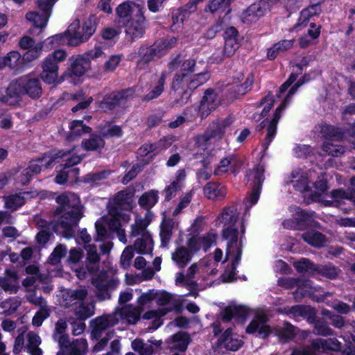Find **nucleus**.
<instances>
[{"instance_id": "27", "label": "nucleus", "mask_w": 355, "mask_h": 355, "mask_svg": "<svg viewBox=\"0 0 355 355\" xmlns=\"http://www.w3.org/2000/svg\"><path fill=\"white\" fill-rule=\"evenodd\" d=\"M84 249L86 251V269L89 273H95L99 269L101 253L94 244L85 245Z\"/></svg>"}, {"instance_id": "25", "label": "nucleus", "mask_w": 355, "mask_h": 355, "mask_svg": "<svg viewBox=\"0 0 355 355\" xmlns=\"http://www.w3.org/2000/svg\"><path fill=\"white\" fill-rule=\"evenodd\" d=\"M133 193L128 189L123 190L116 193L114 198L112 207L110 210L119 214L121 211H129L132 208Z\"/></svg>"}, {"instance_id": "10", "label": "nucleus", "mask_w": 355, "mask_h": 355, "mask_svg": "<svg viewBox=\"0 0 355 355\" xmlns=\"http://www.w3.org/2000/svg\"><path fill=\"white\" fill-rule=\"evenodd\" d=\"M230 124L228 119L214 121L202 134L196 137V144L199 146L205 147L211 143L212 139H220L225 132V128Z\"/></svg>"}, {"instance_id": "13", "label": "nucleus", "mask_w": 355, "mask_h": 355, "mask_svg": "<svg viewBox=\"0 0 355 355\" xmlns=\"http://www.w3.org/2000/svg\"><path fill=\"white\" fill-rule=\"evenodd\" d=\"M116 313H110L103 316L97 317L91 321L90 327L92 328V340H98L107 329L118 324Z\"/></svg>"}, {"instance_id": "21", "label": "nucleus", "mask_w": 355, "mask_h": 355, "mask_svg": "<svg viewBox=\"0 0 355 355\" xmlns=\"http://www.w3.org/2000/svg\"><path fill=\"white\" fill-rule=\"evenodd\" d=\"M142 312L138 305L125 304L116 308L113 313L116 314L118 322L120 319H124L129 324H135L140 320Z\"/></svg>"}, {"instance_id": "32", "label": "nucleus", "mask_w": 355, "mask_h": 355, "mask_svg": "<svg viewBox=\"0 0 355 355\" xmlns=\"http://www.w3.org/2000/svg\"><path fill=\"white\" fill-rule=\"evenodd\" d=\"M311 349L313 354L315 351L327 349L338 352L341 349V343L336 338H331L329 339L318 338L311 342Z\"/></svg>"}, {"instance_id": "62", "label": "nucleus", "mask_w": 355, "mask_h": 355, "mask_svg": "<svg viewBox=\"0 0 355 355\" xmlns=\"http://www.w3.org/2000/svg\"><path fill=\"white\" fill-rule=\"evenodd\" d=\"M25 299L28 302L37 307L47 303V301L42 295H37L34 290L27 291Z\"/></svg>"}, {"instance_id": "29", "label": "nucleus", "mask_w": 355, "mask_h": 355, "mask_svg": "<svg viewBox=\"0 0 355 355\" xmlns=\"http://www.w3.org/2000/svg\"><path fill=\"white\" fill-rule=\"evenodd\" d=\"M90 69V63L88 58H85L83 55L77 58L71 65V68L65 71L62 76V79L71 78L73 76L76 77L82 76Z\"/></svg>"}, {"instance_id": "44", "label": "nucleus", "mask_w": 355, "mask_h": 355, "mask_svg": "<svg viewBox=\"0 0 355 355\" xmlns=\"http://www.w3.org/2000/svg\"><path fill=\"white\" fill-rule=\"evenodd\" d=\"M320 132L322 137L332 141H339L343 137V133L338 128L333 125L324 124L320 126Z\"/></svg>"}, {"instance_id": "31", "label": "nucleus", "mask_w": 355, "mask_h": 355, "mask_svg": "<svg viewBox=\"0 0 355 355\" xmlns=\"http://www.w3.org/2000/svg\"><path fill=\"white\" fill-rule=\"evenodd\" d=\"M17 272L13 270H6V276L0 277V287L10 293H16L19 288L17 282Z\"/></svg>"}, {"instance_id": "12", "label": "nucleus", "mask_w": 355, "mask_h": 355, "mask_svg": "<svg viewBox=\"0 0 355 355\" xmlns=\"http://www.w3.org/2000/svg\"><path fill=\"white\" fill-rule=\"evenodd\" d=\"M58 344L62 349L57 355H85L87 349V342L84 338L70 341L69 336H59Z\"/></svg>"}, {"instance_id": "11", "label": "nucleus", "mask_w": 355, "mask_h": 355, "mask_svg": "<svg viewBox=\"0 0 355 355\" xmlns=\"http://www.w3.org/2000/svg\"><path fill=\"white\" fill-rule=\"evenodd\" d=\"M134 91L132 89L113 92L105 96L100 102L99 107L104 111H110L119 106H123L133 97Z\"/></svg>"}, {"instance_id": "7", "label": "nucleus", "mask_w": 355, "mask_h": 355, "mask_svg": "<svg viewBox=\"0 0 355 355\" xmlns=\"http://www.w3.org/2000/svg\"><path fill=\"white\" fill-rule=\"evenodd\" d=\"M135 12L125 26V38L131 42L141 38L148 26V20L144 15L145 9L137 7Z\"/></svg>"}, {"instance_id": "1", "label": "nucleus", "mask_w": 355, "mask_h": 355, "mask_svg": "<svg viewBox=\"0 0 355 355\" xmlns=\"http://www.w3.org/2000/svg\"><path fill=\"white\" fill-rule=\"evenodd\" d=\"M59 206L55 210L56 218L49 223L40 216H35L33 223L39 228L52 230L58 235L66 239L75 236L78 223L83 216L84 207L80 198L75 193L65 192L56 198Z\"/></svg>"}, {"instance_id": "54", "label": "nucleus", "mask_w": 355, "mask_h": 355, "mask_svg": "<svg viewBox=\"0 0 355 355\" xmlns=\"http://www.w3.org/2000/svg\"><path fill=\"white\" fill-rule=\"evenodd\" d=\"M294 267L299 272L313 274L316 270L317 265L308 259L302 258L294 263Z\"/></svg>"}, {"instance_id": "38", "label": "nucleus", "mask_w": 355, "mask_h": 355, "mask_svg": "<svg viewBox=\"0 0 355 355\" xmlns=\"http://www.w3.org/2000/svg\"><path fill=\"white\" fill-rule=\"evenodd\" d=\"M273 332L280 340L288 341L292 340L296 334V329L289 322H284L283 326L274 328Z\"/></svg>"}, {"instance_id": "41", "label": "nucleus", "mask_w": 355, "mask_h": 355, "mask_svg": "<svg viewBox=\"0 0 355 355\" xmlns=\"http://www.w3.org/2000/svg\"><path fill=\"white\" fill-rule=\"evenodd\" d=\"M171 348L184 352L187 349L188 345L191 341L189 335L183 331H179L171 337Z\"/></svg>"}, {"instance_id": "55", "label": "nucleus", "mask_w": 355, "mask_h": 355, "mask_svg": "<svg viewBox=\"0 0 355 355\" xmlns=\"http://www.w3.org/2000/svg\"><path fill=\"white\" fill-rule=\"evenodd\" d=\"M353 189L350 192H347L343 189H334L331 192V197L334 199L333 201L325 200V205L331 206L334 205L335 203H338L343 200L347 199L350 200Z\"/></svg>"}, {"instance_id": "53", "label": "nucleus", "mask_w": 355, "mask_h": 355, "mask_svg": "<svg viewBox=\"0 0 355 355\" xmlns=\"http://www.w3.org/2000/svg\"><path fill=\"white\" fill-rule=\"evenodd\" d=\"M166 78V73L163 72L157 82V85L150 92L146 94L143 98L142 101H148L157 98L164 90V85L165 84Z\"/></svg>"}, {"instance_id": "26", "label": "nucleus", "mask_w": 355, "mask_h": 355, "mask_svg": "<svg viewBox=\"0 0 355 355\" xmlns=\"http://www.w3.org/2000/svg\"><path fill=\"white\" fill-rule=\"evenodd\" d=\"M24 95L32 99H37L42 94V88L40 80L37 78L29 76L20 77Z\"/></svg>"}, {"instance_id": "40", "label": "nucleus", "mask_w": 355, "mask_h": 355, "mask_svg": "<svg viewBox=\"0 0 355 355\" xmlns=\"http://www.w3.org/2000/svg\"><path fill=\"white\" fill-rule=\"evenodd\" d=\"M304 241L312 246L320 248L324 245L327 239L324 234L316 231H307L301 235Z\"/></svg>"}, {"instance_id": "42", "label": "nucleus", "mask_w": 355, "mask_h": 355, "mask_svg": "<svg viewBox=\"0 0 355 355\" xmlns=\"http://www.w3.org/2000/svg\"><path fill=\"white\" fill-rule=\"evenodd\" d=\"M82 146L85 150L100 151L105 146V141L101 135H92L82 141Z\"/></svg>"}, {"instance_id": "5", "label": "nucleus", "mask_w": 355, "mask_h": 355, "mask_svg": "<svg viewBox=\"0 0 355 355\" xmlns=\"http://www.w3.org/2000/svg\"><path fill=\"white\" fill-rule=\"evenodd\" d=\"M71 153L70 150H53L44 154V156L38 158L37 160L31 161L27 168L23 170L20 175V181L22 184L29 183L31 178L40 173L42 166H45L46 168L55 162H58V159L67 157Z\"/></svg>"}, {"instance_id": "63", "label": "nucleus", "mask_w": 355, "mask_h": 355, "mask_svg": "<svg viewBox=\"0 0 355 355\" xmlns=\"http://www.w3.org/2000/svg\"><path fill=\"white\" fill-rule=\"evenodd\" d=\"M198 67L196 66V62L195 60L189 59L182 62L180 65V73L183 76H189L191 73L195 74L198 71Z\"/></svg>"}, {"instance_id": "9", "label": "nucleus", "mask_w": 355, "mask_h": 355, "mask_svg": "<svg viewBox=\"0 0 355 355\" xmlns=\"http://www.w3.org/2000/svg\"><path fill=\"white\" fill-rule=\"evenodd\" d=\"M293 211L295 216L293 219L286 220L283 222L285 228L304 230L311 227H319V223L315 220V212H308L299 207H294Z\"/></svg>"}, {"instance_id": "48", "label": "nucleus", "mask_w": 355, "mask_h": 355, "mask_svg": "<svg viewBox=\"0 0 355 355\" xmlns=\"http://www.w3.org/2000/svg\"><path fill=\"white\" fill-rule=\"evenodd\" d=\"M26 193H19L10 195L5 198V206L6 208L15 211L25 203Z\"/></svg>"}, {"instance_id": "22", "label": "nucleus", "mask_w": 355, "mask_h": 355, "mask_svg": "<svg viewBox=\"0 0 355 355\" xmlns=\"http://www.w3.org/2000/svg\"><path fill=\"white\" fill-rule=\"evenodd\" d=\"M160 49L157 43H154L153 45L141 46L139 51V59L137 61V67L139 69H145L148 64L154 60L156 56H160Z\"/></svg>"}, {"instance_id": "59", "label": "nucleus", "mask_w": 355, "mask_h": 355, "mask_svg": "<svg viewBox=\"0 0 355 355\" xmlns=\"http://www.w3.org/2000/svg\"><path fill=\"white\" fill-rule=\"evenodd\" d=\"M157 297V293L153 291H149L148 292L142 293L137 300V305L144 311V309L148 306L153 300H155Z\"/></svg>"}, {"instance_id": "64", "label": "nucleus", "mask_w": 355, "mask_h": 355, "mask_svg": "<svg viewBox=\"0 0 355 355\" xmlns=\"http://www.w3.org/2000/svg\"><path fill=\"white\" fill-rule=\"evenodd\" d=\"M230 3L231 0H211L209 4V8L211 12L221 10L225 14H228L230 10L226 9L229 8Z\"/></svg>"}, {"instance_id": "15", "label": "nucleus", "mask_w": 355, "mask_h": 355, "mask_svg": "<svg viewBox=\"0 0 355 355\" xmlns=\"http://www.w3.org/2000/svg\"><path fill=\"white\" fill-rule=\"evenodd\" d=\"M299 86V83H297L294 86H293L289 90L284 102H282L281 105L276 109L273 117L267 127V135L266 137L265 141L263 144L265 150L268 148L269 144L271 142L272 138L276 134L277 124L279 119L281 118V112L286 107L289 98H291V96H293L295 94Z\"/></svg>"}, {"instance_id": "47", "label": "nucleus", "mask_w": 355, "mask_h": 355, "mask_svg": "<svg viewBox=\"0 0 355 355\" xmlns=\"http://www.w3.org/2000/svg\"><path fill=\"white\" fill-rule=\"evenodd\" d=\"M340 270L332 263L317 266L315 272L330 279H335L338 276Z\"/></svg>"}, {"instance_id": "56", "label": "nucleus", "mask_w": 355, "mask_h": 355, "mask_svg": "<svg viewBox=\"0 0 355 355\" xmlns=\"http://www.w3.org/2000/svg\"><path fill=\"white\" fill-rule=\"evenodd\" d=\"M137 7L141 6L133 3L123 2L116 8V14L120 18H125L130 14L134 15L135 9Z\"/></svg>"}, {"instance_id": "2", "label": "nucleus", "mask_w": 355, "mask_h": 355, "mask_svg": "<svg viewBox=\"0 0 355 355\" xmlns=\"http://www.w3.org/2000/svg\"><path fill=\"white\" fill-rule=\"evenodd\" d=\"M238 219L239 213L234 205L225 207L218 217V221L226 227L223 230V236L225 239L229 240L227 245V254L230 255L234 253L236 256L234 264H236L241 260L242 254L241 238L240 241H238V230L234 227Z\"/></svg>"}, {"instance_id": "39", "label": "nucleus", "mask_w": 355, "mask_h": 355, "mask_svg": "<svg viewBox=\"0 0 355 355\" xmlns=\"http://www.w3.org/2000/svg\"><path fill=\"white\" fill-rule=\"evenodd\" d=\"M27 343L25 347L31 355H42V351L39 347L41 344L40 337L35 332L30 331L26 335Z\"/></svg>"}, {"instance_id": "30", "label": "nucleus", "mask_w": 355, "mask_h": 355, "mask_svg": "<svg viewBox=\"0 0 355 355\" xmlns=\"http://www.w3.org/2000/svg\"><path fill=\"white\" fill-rule=\"evenodd\" d=\"M243 344L241 340L233 336L231 328H227L218 340L219 347L230 351L238 350Z\"/></svg>"}, {"instance_id": "34", "label": "nucleus", "mask_w": 355, "mask_h": 355, "mask_svg": "<svg viewBox=\"0 0 355 355\" xmlns=\"http://www.w3.org/2000/svg\"><path fill=\"white\" fill-rule=\"evenodd\" d=\"M176 223L171 218H164L160 227L162 246L166 247L171 241Z\"/></svg>"}, {"instance_id": "3", "label": "nucleus", "mask_w": 355, "mask_h": 355, "mask_svg": "<svg viewBox=\"0 0 355 355\" xmlns=\"http://www.w3.org/2000/svg\"><path fill=\"white\" fill-rule=\"evenodd\" d=\"M98 24L95 15H91L85 21L82 33L79 31L80 21L78 19L73 21L68 27L64 35H56L52 37L53 40H61L66 39L67 44L72 46H77L82 43L87 42L95 33Z\"/></svg>"}, {"instance_id": "45", "label": "nucleus", "mask_w": 355, "mask_h": 355, "mask_svg": "<svg viewBox=\"0 0 355 355\" xmlns=\"http://www.w3.org/2000/svg\"><path fill=\"white\" fill-rule=\"evenodd\" d=\"M21 300L18 297H9L0 302V309L1 313L6 315H10L17 311L21 306Z\"/></svg>"}, {"instance_id": "17", "label": "nucleus", "mask_w": 355, "mask_h": 355, "mask_svg": "<svg viewBox=\"0 0 355 355\" xmlns=\"http://www.w3.org/2000/svg\"><path fill=\"white\" fill-rule=\"evenodd\" d=\"M263 172V166L259 165L250 174V175L252 176L254 182L250 196L244 200L246 211L258 201L262 182L264 180Z\"/></svg>"}, {"instance_id": "51", "label": "nucleus", "mask_w": 355, "mask_h": 355, "mask_svg": "<svg viewBox=\"0 0 355 355\" xmlns=\"http://www.w3.org/2000/svg\"><path fill=\"white\" fill-rule=\"evenodd\" d=\"M39 309L35 313L32 319V324L33 326L40 327L42 324L44 320L48 318L51 313V309L48 305V303L38 307Z\"/></svg>"}, {"instance_id": "16", "label": "nucleus", "mask_w": 355, "mask_h": 355, "mask_svg": "<svg viewBox=\"0 0 355 355\" xmlns=\"http://www.w3.org/2000/svg\"><path fill=\"white\" fill-rule=\"evenodd\" d=\"M130 220V214L125 213L116 214L110 210V218L107 226L110 230L116 232L119 240L123 244L127 243L125 230L122 227L123 224Z\"/></svg>"}, {"instance_id": "19", "label": "nucleus", "mask_w": 355, "mask_h": 355, "mask_svg": "<svg viewBox=\"0 0 355 355\" xmlns=\"http://www.w3.org/2000/svg\"><path fill=\"white\" fill-rule=\"evenodd\" d=\"M24 96L20 78L12 81L6 90V94L0 96V101L10 105L19 104Z\"/></svg>"}, {"instance_id": "58", "label": "nucleus", "mask_w": 355, "mask_h": 355, "mask_svg": "<svg viewBox=\"0 0 355 355\" xmlns=\"http://www.w3.org/2000/svg\"><path fill=\"white\" fill-rule=\"evenodd\" d=\"M313 333L322 336L334 335V331L329 327L328 324L321 320H317L315 322Z\"/></svg>"}, {"instance_id": "8", "label": "nucleus", "mask_w": 355, "mask_h": 355, "mask_svg": "<svg viewBox=\"0 0 355 355\" xmlns=\"http://www.w3.org/2000/svg\"><path fill=\"white\" fill-rule=\"evenodd\" d=\"M117 278L110 277L105 270L101 271L92 278V284L96 288V295L100 301L111 298L112 292L118 286Z\"/></svg>"}, {"instance_id": "4", "label": "nucleus", "mask_w": 355, "mask_h": 355, "mask_svg": "<svg viewBox=\"0 0 355 355\" xmlns=\"http://www.w3.org/2000/svg\"><path fill=\"white\" fill-rule=\"evenodd\" d=\"M149 223L146 218L137 217L131 225L130 236L137 238L132 246L139 254L151 253L153 249V238L147 230Z\"/></svg>"}, {"instance_id": "28", "label": "nucleus", "mask_w": 355, "mask_h": 355, "mask_svg": "<svg viewBox=\"0 0 355 355\" xmlns=\"http://www.w3.org/2000/svg\"><path fill=\"white\" fill-rule=\"evenodd\" d=\"M270 10V5L266 0H261L250 5L243 14L244 19L250 21H256L263 16Z\"/></svg>"}, {"instance_id": "43", "label": "nucleus", "mask_w": 355, "mask_h": 355, "mask_svg": "<svg viewBox=\"0 0 355 355\" xmlns=\"http://www.w3.org/2000/svg\"><path fill=\"white\" fill-rule=\"evenodd\" d=\"M204 193L209 199H219L225 197L226 189L216 183L209 182L205 187Z\"/></svg>"}, {"instance_id": "24", "label": "nucleus", "mask_w": 355, "mask_h": 355, "mask_svg": "<svg viewBox=\"0 0 355 355\" xmlns=\"http://www.w3.org/2000/svg\"><path fill=\"white\" fill-rule=\"evenodd\" d=\"M42 71L40 78L48 84H57L58 78V64L52 58L46 57L42 63Z\"/></svg>"}, {"instance_id": "57", "label": "nucleus", "mask_w": 355, "mask_h": 355, "mask_svg": "<svg viewBox=\"0 0 355 355\" xmlns=\"http://www.w3.org/2000/svg\"><path fill=\"white\" fill-rule=\"evenodd\" d=\"M67 248L64 245H58L49 257V262L52 265H56L60 262L62 257H65Z\"/></svg>"}, {"instance_id": "33", "label": "nucleus", "mask_w": 355, "mask_h": 355, "mask_svg": "<svg viewBox=\"0 0 355 355\" xmlns=\"http://www.w3.org/2000/svg\"><path fill=\"white\" fill-rule=\"evenodd\" d=\"M247 315V308L241 305L228 306L221 312L222 319L224 322H229L233 318H245Z\"/></svg>"}, {"instance_id": "14", "label": "nucleus", "mask_w": 355, "mask_h": 355, "mask_svg": "<svg viewBox=\"0 0 355 355\" xmlns=\"http://www.w3.org/2000/svg\"><path fill=\"white\" fill-rule=\"evenodd\" d=\"M268 320L264 311H257L254 318L246 327L245 331L250 334L257 332L261 338H267L273 331L270 326L267 324Z\"/></svg>"}, {"instance_id": "49", "label": "nucleus", "mask_w": 355, "mask_h": 355, "mask_svg": "<svg viewBox=\"0 0 355 355\" xmlns=\"http://www.w3.org/2000/svg\"><path fill=\"white\" fill-rule=\"evenodd\" d=\"M158 200V192L151 190L144 193L139 200V205L144 209L148 210L153 207Z\"/></svg>"}, {"instance_id": "20", "label": "nucleus", "mask_w": 355, "mask_h": 355, "mask_svg": "<svg viewBox=\"0 0 355 355\" xmlns=\"http://www.w3.org/2000/svg\"><path fill=\"white\" fill-rule=\"evenodd\" d=\"M19 44L21 49L28 50L22 56L23 60L31 62L40 57L43 49L42 42L35 43L33 38L24 36Z\"/></svg>"}, {"instance_id": "46", "label": "nucleus", "mask_w": 355, "mask_h": 355, "mask_svg": "<svg viewBox=\"0 0 355 355\" xmlns=\"http://www.w3.org/2000/svg\"><path fill=\"white\" fill-rule=\"evenodd\" d=\"M21 55L17 51H11L0 60V69L6 67L10 69L17 68L21 62Z\"/></svg>"}, {"instance_id": "23", "label": "nucleus", "mask_w": 355, "mask_h": 355, "mask_svg": "<svg viewBox=\"0 0 355 355\" xmlns=\"http://www.w3.org/2000/svg\"><path fill=\"white\" fill-rule=\"evenodd\" d=\"M87 295L88 291L85 287H79L74 290H66L62 297V305L66 308H73L84 301Z\"/></svg>"}, {"instance_id": "18", "label": "nucleus", "mask_w": 355, "mask_h": 355, "mask_svg": "<svg viewBox=\"0 0 355 355\" xmlns=\"http://www.w3.org/2000/svg\"><path fill=\"white\" fill-rule=\"evenodd\" d=\"M220 103V98L214 89H206L198 107V112L201 119L206 118L209 115L217 108Z\"/></svg>"}, {"instance_id": "60", "label": "nucleus", "mask_w": 355, "mask_h": 355, "mask_svg": "<svg viewBox=\"0 0 355 355\" xmlns=\"http://www.w3.org/2000/svg\"><path fill=\"white\" fill-rule=\"evenodd\" d=\"M134 250L135 249L132 245H128L123 250L120 258V263L123 269L130 268L132 259L134 257Z\"/></svg>"}, {"instance_id": "61", "label": "nucleus", "mask_w": 355, "mask_h": 355, "mask_svg": "<svg viewBox=\"0 0 355 355\" xmlns=\"http://www.w3.org/2000/svg\"><path fill=\"white\" fill-rule=\"evenodd\" d=\"M253 84V78L252 76H249L245 83L242 85H238L236 87L233 86L231 89L235 94V97L238 98L241 96L244 95L246 92L250 90L251 87Z\"/></svg>"}, {"instance_id": "36", "label": "nucleus", "mask_w": 355, "mask_h": 355, "mask_svg": "<svg viewBox=\"0 0 355 355\" xmlns=\"http://www.w3.org/2000/svg\"><path fill=\"white\" fill-rule=\"evenodd\" d=\"M83 157L78 155H72L66 159L64 164L65 168L67 172V177L69 182H76L79 174V169L73 166L80 163Z\"/></svg>"}, {"instance_id": "37", "label": "nucleus", "mask_w": 355, "mask_h": 355, "mask_svg": "<svg viewBox=\"0 0 355 355\" xmlns=\"http://www.w3.org/2000/svg\"><path fill=\"white\" fill-rule=\"evenodd\" d=\"M74 314L80 320H85L94 314L95 306L92 302L85 303L84 301L73 308Z\"/></svg>"}, {"instance_id": "35", "label": "nucleus", "mask_w": 355, "mask_h": 355, "mask_svg": "<svg viewBox=\"0 0 355 355\" xmlns=\"http://www.w3.org/2000/svg\"><path fill=\"white\" fill-rule=\"evenodd\" d=\"M192 257L193 253L184 246L178 247L172 253V260L180 268L185 267Z\"/></svg>"}, {"instance_id": "50", "label": "nucleus", "mask_w": 355, "mask_h": 355, "mask_svg": "<svg viewBox=\"0 0 355 355\" xmlns=\"http://www.w3.org/2000/svg\"><path fill=\"white\" fill-rule=\"evenodd\" d=\"M132 348L140 355H151L156 352L155 347L148 342L144 343L141 339H135L131 343Z\"/></svg>"}, {"instance_id": "6", "label": "nucleus", "mask_w": 355, "mask_h": 355, "mask_svg": "<svg viewBox=\"0 0 355 355\" xmlns=\"http://www.w3.org/2000/svg\"><path fill=\"white\" fill-rule=\"evenodd\" d=\"M57 0H38L40 12H29L26 18L33 23V28L29 32L32 35H39L46 26L51 13L52 8Z\"/></svg>"}, {"instance_id": "52", "label": "nucleus", "mask_w": 355, "mask_h": 355, "mask_svg": "<svg viewBox=\"0 0 355 355\" xmlns=\"http://www.w3.org/2000/svg\"><path fill=\"white\" fill-rule=\"evenodd\" d=\"M312 286L309 280L297 279V290L293 293L296 301L309 294L311 292Z\"/></svg>"}]
</instances>
